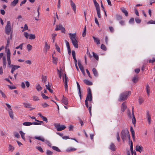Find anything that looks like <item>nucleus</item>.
<instances>
[{
	"label": "nucleus",
	"instance_id": "1",
	"mask_svg": "<svg viewBox=\"0 0 155 155\" xmlns=\"http://www.w3.org/2000/svg\"><path fill=\"white\" fill-rule=\"evenodd\" d=\"M131 94L130 91H126L121 93L120 96L118 101H123L126 100L128 96Z\"/></svg>",
	"mask_w": 155,
	"mask_h": 155
},
{
	"label": "nucleus",
	"instance_id": "2",
	"mask_svg": "<svg viewBox=\"0 0 155 155\" xmlns=\"http://www.w3.org/2000/svg\"><path fill=\"white\" fill-rule=\"evenodd\" d=\"M87 95V96L86 99L85 101V103L86 107H88V101H91L92 99V96L91 94V90L90 87L88 88Z\"/></svg>",
	"mask_w": 155,
	"mask_h": 155
},
{
	"label": "nucleus",
	"instance_id": "3",
	"mask_svg": "<svg viewBox=\"0 0 155 155\" xmlns=\"http://www.w3.org/2000/svg\"><path fill=\"white\" fill-rule=\"evenodd\" d=\"M69 37L74 46L76 48H78V42L76 39V34L69 33Z\"/></svg>",
	"mask_w": 155,
	"mask_h": 155
},
{
	"label": "nucleus",
	"instance_id": "4",
	"mask_svg": "<svg viewBox=\"0 0 155 155\" xmlns=\"http://www.w3.org/2000/svg\"><path fill=\"white\" fill-rule=\"evenodd\" d=\"M121 137L123 141L126 140L127 137L130 139V136L129 134L127 132H126L125 130H123L121 133Z\"/></svg>",
	"mask_w": 155,
	"mask_h": 155
},
{
	"label": "nucleus",
	"instance_id": "5",
	"mask_svg": "<svg viewBox=\"0 0 155 155\" xmlns=\"http://www.w3.org/2000/svg\"><path fill=\"white\" fill-rule=\"evenodd\" d=\"M54 125L57 129V131H60L64 130L66 128V127L64 125H61L60 124L55 123Z\"/></svg>",
	"mask_w": 155,
	"mask_h": 155
},
{
	"label": "nucleus",
	"instance_id": "6",
	"mask_svg": "<svg viewBox=\"0 0 155 155\" xmlns=\"http://www.w3.org/2000/svg\"><path fill=\"white\" fill-rule=\"evenodd\" d=\"M63 80L64 82V84H65L64 86H65V91H68V85L67 82L68 81V77H67V76H66V75L65 74H64V76L63 77Z\"/></svg>",
	"mask_w": 155,
	"mask_h": 155
},
{
	"label": "nucleus",
	"instance_id": "7",
	"mask_svg": "<svg viewBox=\"0 0 155 155\" xmlns=\"http://www.w3.org/2000/svg\"><path fill=\"white\" fill-rule=\"evenodd\" d=\"M8 65L9 66V67L12 68V70H11V72L12 74L14 73V71L15 70L20 68V67L19 66L13 64H11V62L10 63V65H9V64H8Z\"/></svg>",
	"mask_w": 155,
	"mask_h": 155
},
{
	"label": "nucleus",
	"instance_id": "8",
	"mask_svg": "<svg viewBox=\"0 0 155 155\" xmlns=\"http://www.w3.org/2000/svg\"><path fill=\"white\" fill-rule=\"evenodd\" d=\"M32 124L34 125H39L41 124V123H39L36 122H25L23 123V125L25 126H29Z\"/></svg>",
	"mask_w": 155,
	"mask_h": 155
},
{
	"label": "nucleus",
	"instance_id": "9",
	"mask_svg": "<svg viewBox=\"0 0 155 155\" xmlns=\"http://www.w3.org/2000/svg\"><path fill=\"white\" fill-rule=\"evenodd\" d=\"M10 55H11L10 51V49H8L7 50V57L8 64H9V65H10V63L11 62V59H10Z\"/></svg>",
	"mask_w": 155,
	"mask_h": 155
},
{
	"label": "nucleus",
	"instance_id": "10",
	"mask_svg": "<svg viewBox=\"0 0 155 155\" xmlns=\"http://www.w3.org/2000/svg\"><path fill=\"white\" fill-rule=\"evenodd\" d=\"M146 117L147 119L149 124H150L151 120V118L150 115L149 111H147Z\"/></svg>",
	"mask_w": 155,
	"mask_h": 155
},
{
	"label": "nucleus",
	"instance_id": "11",
	"mask_svg": "<svg viewBox=\"0 0 155 155\" xmlns=\"http://www.w3.org/2000/svg\"><path fill=\"white\" fill-rule=\"evenodd\" d=\"M126 102H124L121 105V110L123 112L127 108V106L126 105Z\"/></svg>",
	"mask_w": 155,
	"mask_h": 155
},
{
	"label": "nucleus",
	"instance_id": "12",
	"mask_svg": "<svg viewBox=\"0 0 155 155\" xmlns=\"http://www.w3.org/2000/svg\"><path fill=\"white\" fill-rule=\"evenodd\" d=\"M109 149L112 151H115L116 150V147L113 143H111L110 145Z\"/></svg>",
	"mask_w": 155,
	"mask_h": 155
},
{
	"label": "nucleus",
	"instance_id": "13",
	"mask_svg": "<svg viewBox=\"0 0 155 155\" xmlns=\"http://www.w3.org/2000/svg\"><path fill=\"white\" fill-rule=\"evenodd\" d=\"M62 103L64 104L65 105H67L68 104V99L66 97H64V96L62 100Z\"/></svg>",
	"mask_w": 155,
	"mask_h": 155
},
{
	"label": "nucleus",
	"instance_id": "14",
	"mask_svg": "<svg viewBox=\"0 0 155 155\" xmlns=\"http://www.w3.org/2000/svg\"><path fill=\"white\" fill-rule=\"evenodd\" d=\"M133 108H133V107L132 111V117H133V118H132V122L133 124L134 125L136 124V119H135V117L134 116V113Z\"/></svg>",
	"mask_w": 155,
	"mask_h": 155
},
{
	"label": "nucleus",
	"instance_id": "15",
	"mask_svg": "<svg viewBox=\"0 0 155 155\" xmlns=\"http://www.w3.org/2000/svg\"><path fill=\"white\" fill-rule=\"evenodd\" d=\"M70 1L71 3V7L74 11V12L75 13L76 5L72 1V0H70Z\"/></svg>",
	"mask_w": 155,
	"mask_h": 155
},
{
	"label": "nucleus",
	"instance_id": "16",
	"mask_svg": "<svg viewBox=\"0 0 155 155\" xmlns=\"http://www.w3.org/2000/svg\"><path fill=\"white\" fill-rule=\"evenodd\" d=\"M83 81L87 85H92V82L88 80L84 79Z\"/></svg>",
	"mask_w": 155,
	"mask_h": 155
},
{
	"label": "nucleus",
	"instance_id": "17",
	"mask_svg": "<svg viewBox=\"0 0 155 155\" xmlns=\"http://www.w3.org/2000/svg\"><path fill=\"white\" fill-rule=\"evenodd\" d=\"M130 131L131 133L132 137L133 140H134L135 139V132L134 131L133 127H130Z\"/></svg>",
	"mask_w": 155,
	"mask_h": 155
},
{
	"label": "nucleus",
	"instance_id": "18",
	"mask_svg": "<svg viewBox=\"0 0 155 155\" xmlns=\"http://www.w3.org/2000/svg\"><path fill=\"white\" fill-rule=\"evenodd\" d=\"M50 46L47 43V41H45V50L46 52H47L48 50L50 49Z\"/></svg>",
	"mask_w": 155,
	"mask_h": 155
},
{
	"label": "nucleus",
	"instance_id": "19",
	"mask_svg": "<svg viewBox=\"0 0 155 155\" xmlns=\"http://www.w3.org/2000/svg\"><path fill=\"white\" fill-rule=\"evenodd\" d=\"M36 88L37 90L38 91H40L42 89V87H41L40 84L38 83H37L36 85Z\"/></svg>",
	"mask_w": 155,
	"mask_h": 155
},
{
	"label": "nucleus",
	"instance_id": "20",
	"mask_svg": "<svg viewBox=\"0 0 155 155\" xmlns=\"http://www.w3.org/2000/svg\"><path fill=\"white\" fill-rule=\"evenodd\" d=\"M146 90L147 91V93L148 96H149L150 95V87L149 85L148 84H147L146 85Z\"/></svg>",
	"mask_w": 155,
	"mask_h": 155
},
{
	"label": "nucleus",
	"instance_id": "21",
	"mask_svg": "<svg viewBox=\"0 0 155 155\" xmlns=\"http://www.w3.org/2000/svg\"><path fill=\"white\" fill-rule=\"evenodd\" d=\"M92 37L94 39V41L97 44L99 45L100 44V40L98 38H96L94 36H93Z\"/></svg>",
	"mask_w": 155,
	"mask_h": 155
},
{
	"label": "nucleus",
	"instance_id": "22",
	"mask_svg": "<svg viewBox=\"0 0 155 155\" xmlns=\"http://www.w3.org/2000/svg\"><path fill=\"white\" fill-rule=\"evenodd\" d=\"M5 29H11V23L9 21H7V25L5 27Z\"/></svg>",
	"mask_w": 155,
	"mask_h": 155
},
{
	"label": "nucleus",
	"instance_id": "23",
	"mask_svg": "<svg viewBox=\"0 0 155 155\" xmlns=\"http://www.w3.org/2000/svg\"><path fill=\"white\" fill-rule=\"evenodd\" d=\"M77 85L78 88L79 90L78 94H79V95L81 99V90H80V85L79 83L77 82Z\"/></svg>",
	"mask_w": 155,
	"mask_h": 155
},
{
	"label": "nucleus",
	"instance_id": "24",
	"mask_svg": "<svg viewBox=\"0 0 155 155\" xmlns=\"http://www.w3.org/2000/svg\"><path fill=\"white\" fill-rule=\"evenodd\" d=\"M143 149V147L140 146H137L136 147V150L138 151H139L140 152H141L142 151V150Z\"/></svg>",
	"mask_w": 155,
	"mask_h": 155
},
{
	"label": "nucleus",
	"instance_id": "25",
	"mask_svg": "<svg viewBox=\"0 0 155 155\" xmlns=\"http://www.w3.org/2000/svg\"><path fill=\"white\" fill-rule=\"evenodd\" d=\"M18 0H14L11 2V5L13 6H15L18 2Z\"/></svg>",
	"mask_w": 155,
	"mask_h": 155
},
{
	"label": "nucleus",
	"instance_id": "26",
	"mask_svg": "<svg viewBox=\"0 0 155 155\" xmlns=\"http://www.w3.org/2000/svg\"><path fill=\"white\" fill-rule=\"evenodd\" d=\"M9 114V117L12 119H14V114H13V112L12 110H8Z\"/></svg>",
	"mask_w": 155,
	"mask_h": 155
},
{
	"label": "nucleus",
	"instance_id": "27",
	"mask_svg": "<svg viewBox=\"0 0 155 155\" xmlns=\"http://www.w3.org/2000/svg\"><path fill=\"white\" fill-rule=\"evenodd\" d=\"M121 10L122 12L126 16H128V13L127 11L124 8H121Z\"/></svg>",
	"mask_w": 155,
	"mask_h": 155
},
{
	"label": "nucleus",
	"instance_id": "28",
	"mask_svg": "<svg viewBox=\"0 0 155 155\" xmlns=\"http://www.w3.org/2000/svg\"><path fill=\"white\" fill-rule=\"evenodd\" d=\"M3 67L4 68H6V58L5 57H3Z\"/></svg>",
	"mask_w": 155,
	"mask_h": 155
},
{
	"label": "nucleus",
	"instance_id": "29",
	"mask_svg": "<svg viewBox=\"0 0 155 155\" xmlns=\"http://www.w3.org/2000/svg\"><path fill=\"white\" fill-rule=\"evenodd\" d=\"M35 138L36 139L40 140L42 142H44L45 141V139L43 137H41L40 136L35 137Z\"/></svg>",
	"mask_w": 155,
	"mask_h": 155
},
{
	"label": "nucleus",
	"instance_id": "30",
	"mask_svg": "<svg viewBox=\"0 0 155 155\" xmlns=\"http://www.w3.org/2000/svg\"><path fill=\"white\" fill-rule=\"evenodd\" d=\"M55 29H65V28H64L61 24H60L59 25H57L56 26V27Z\"/></svg>",
	"mask_w": 155,
	"mask_h": 155
},
{
	"label": "nucleus",
	"instance_id": "31",
	"mask_svg": "<svg viewBox=\"0 0 155 155\" xmlns=\"http://www.w3.org/2000/svg\"><path fill=\"white\" fill-rule=\"evenodd\" d=\"M72 55L73 58L74 59V60L75 61V62H77V60L76 59V57H75V51H72Z\"/></svg>",
	"mask_w": 155,
	"mask_h": 155
},
{
	"label": "nucleus",
	"instance_id": "32",
	"mask_svg": "<svg viewBox=\"0 0 155 155\" xmlns=\"http://www.w3.org/2000/svg\"><path fill=\"white\" fill-rule=\"evenodd\" d=\"M92 71L95 76L97 77L98 76L97 72L95 68H93V69Z\"/></svg>",
	"mask_w": 155,
	"mask_h": 155
},
{
	"label": "nucleus",
	"instance_id": "33",
	"mask_svg": "<svg viewBox=\"0 0 155 155\" xmlns=\"http://www.w3.org/2000/svg\"><path fill=\"white\" fill-rule=\"evenodd\" d=\"M76 150V149L74 148H69L67 149L66 151L68 152L74 151Z\"/></svg>",
	"mask_w": 155,
	"mask_h": 155
},
{
	"label": "nucleus",
	"instance_id": "34",
	"mask_svg": "<svg viewBox=\"0 0 155 155\" xmlns=\"http://www.w3.org/2000/svg\"><path fill=\"white\" fill-rule=\"evenodd\" d=\"M23 104L24 107L25 108H30L31 106V104L29 103H24Z\"/></svg>",
	"mask_w": 155,
	"mask_h": 155
},
{
	"label": "nucleus",
	"instance_id": "35",
	"mask_svg": "<svg viewBox=\"0 0 155 155\" xmlns=\"http://www.w3.org/2000/svg\"><path fill=\"white\" fill-rule=\"evenodd\" d=\"M97 14L99 18H101V14L100 12V9H97Z\"/></svg>",
	"mask_w": 155,
	"mask_h": 155
},
{
	"label": "nucleus",
	"instance_id": "36",
	"mask_svg": "<svg viewBox=\"0 0 155 155\" xmlns=\"http://www.w3.org/2000/svg\"><path fill=\"white\" fill-rule=\"evenodd\" d=\"M52 58L53 63L54 64H57V63L58 58H56L54 57L53 56H52Z\"/></svg>",
	"mask_w": 155,
	"mask_h": 155
},
{
	"label": "nucleus",
	"instance_id": "37",
	"mask_svg": "<svg viewBox=\"0 0 155 155\" xmlns=\"http://www.w3.org/2000/svg\"><path fill=\"white\" fill-rule=\"evenodd\" d=\"M15 148L11 145H9L8 150L9 151H12L14 150Z\"/></svg>",
	"mask_w": 155,
	"mask_h": 155
},
{
	"label": "nucleus",
	"instance_id": "38",
	"mask_svg": "<svg viewBox=\"0 0 155 155\" xmlns=\"http://www.w3.org/2000/svg\"><path fill=\"white\" fill-rule=\"evenodd\" d=\"M5 32L7 35H9L11 34V35L12 31V30H5Z\"/></svg>",
	"mask_w": 155,
	"mask_h": 155
},
{
	"label": "nucleus",
	"instance_id": "39",
	"mask_svg": "<svg viewBox=\"0 0 155 155\" xmlns=\"http://www.w3.org/2000/svg\"><path fill=\"white\" fill-rule=\"evenodd\" d=\"M42 81L45 84H46L47 81V78L46 76H42Z\"/></svg>",
	"mask_w": 155,
	"mask_h": 155
},
{
	"label": "nucleus",
	"instance_id": "40",
	"mask_svg": "<svg viewBox=\"0 0 155 155\" xmlns=\"http://www.w3.org/2000/svg\"><path fill=\"white\" fill-rule=\"evenodd\" d=\"M92 54L94 57L95 59L97 60H98L99 57L98 55L94 52H93Z\"/></svg>",
	"mask_w": 155,
	"mask_h": 155
},
{
	"label": "nucleus",
	"instance_id": "41",
	"mask_svg": "<svg viewBox=\"0 0 155 155\" xmlns=\"http://www.w3.org/2000/svg\"><path fill=\"white\" fill-rule=\"evenodd\" d=\"M22 138L25 140V134L22 131H20L19 132Z\"/></svg>",
	"mask_w": 155,
	"mask_h": 155
},
{
	"label": "nucleus",
	"instance_id": "42",
	"mask_svg": "<svg viewBox=\"0 0 155 155\" xmlns=\"http://www.w3.org/2000/svg\"><path fill=\"white\" fill-rule=\"evenodd\" d=\"M94 3L96 7V10L100 9L99 4L97 2H95Z\"/></svg>",
	"mask_w": 155,
	"mask_h": 155
},
{
	"label": "nucleus",
	"instance_id": "43",
	"mask_svg": "<svg viewBox=\"0 0 155 155\" xmlns=\"http://www.w3.org/2000/svg\"><path fill=\"white\" fill-rule=\"evenodd\" d=\"M32 48V46L28 44L27 46V49L28 51H29L31 50Z\"/></svg>",
	"mask_w": 155,
	"mask_h": 155
},
{
	"label": "nucleus",
	"instance_id": "44",
	"mask_svg": "<svg viewBox=\"0 0 155 155\" xmlns=\"http://www.w3.org/2000/svg\"><path fill=\"white\" fill-rule=\"evenodd\" d=\"M33 100L34 101H38L39 100V98L38 97L36 96H34L32 97Z\"/></svg>",
	"mask_w": 155,
	"mask_h": 155
},
{
	"label": "nucleus",
	"instance_id": "45",
	"mask_svg": "<svg viewBox=\"0 0 155 155\" xmlns=\"http://www.w3.org/2000/svg\"><path fill=\"white\" fill-rule=\"evenodd\" d=\"M143 101L144 100L142 97H139V102L140 104H142L143 102Z\"/></svg>",
	"mask_w": 155,
	"mask_h": 155
},
{
	"label": "nucleus",
	"instance_id": "46",
	"mask_svg": "<svg viewBox=\"0 0 155 155\" xmlns=\"http://www.w3.org/2000/svg\"><path fill=\"white\" fill-rule=\"evenodd\" d=\"M35 38V35L30 34L29 35V39H34Z\"/></svg>",
	"mask_w": 155,
	"mask_h": 155
},
{
	"label": "nucleus",
	"instance_id": "47",
	"mask_svg": "<svg viewBox=\"0 0 155 155\" xmlns=\"http://www.w3.org/2000/svg\"><path fill=\"white\" fill-rule=\"evenodd\" d=\"M52 148L53 150L57 151L60 152L61 151L60 149L57 147L53 146Z\"/></svg>",
	"mask_w": 155,
	"mask_h": 155
},
{
	"label": "nucleus",
	"instance_id": "48",
	"mask_svg": "<svg viewBox=\"0 0 155 155\" xmlns=\"http://www.w3.org/2000/svg\"><path fill=\"white\" fill-rule=\"evenodd\" d=\"M41 95L42 98L45 99H48L49 98V97L48 96H46V95L45 94L43 93H41Z\"/></svg>",
	"mask_w": 155,
	"mask_h": 155
},
{
	"label": "nucleus",
	"instance_id": "49",
	"mask_svg": "<svg viewBox=\"0 0 155 155\" xmlns=\"http://www.w3.org/2000/svg\"><path fill=\"white\" fill-rule=\"evenodd\" d=\"M101 48L104 51H106L107 49L106 47L103 44L101 45Z\"/></svg>",
	"mask_w": 155,
	"mask_h": 155
},
{
	"label": "nucleus",
	"instance_id": "50",
	"mask_svg": "<svg viewBox=\"0 0 155 155\" xmlns=\"http://www.w3.org/2000/svg\"><path fill=\"white\" fill-rule=\"evenodd\" d=\"M135 20L137 23H140L141 21V19L137 17L135 18Z\"/></svg>",
	"mask_w": 155,
	"mask_h": 155
},
{
	"label": "nucleus",
	"instance_id": "51",
	"mask_svg": "<svg viewBox=\"0 0 155 155\" xmlns=\"http://www.w3.org/2000/svg\"><path fill=\"white\" fill-rule=\"evenodd\" d=\"M23 45V43H22L21 44L19 45L16 47L15 48L16 49H18V48H20L21 49H22Z\"/></svg>",
	"mask_w": 155,
	"mask_h": 155
},
{
	"label": "nucleus",
	"instance_id": "52",
	"mask_svg": "<svg viewBox=\"0 0 155 155\" xmlns=\"http://www.w3.org/2000/svg\"><path fill=\"white\" fill-rule=\"evenodd\" d=\"M55 47L57 51L59 52H60V48L57 44H55Z\"/></svg>",
	"mask_w": 155,
	"mask_h": 155
},
{
	"label": "nucleus",
	"instance_id": "53",
	"mask_svg": "<svg viewBox=\"0 0 155 155\" xmlns=\"http://www.w3.org/2000/svg\"><path fill=\"white\" fill-rule=\"evenodd\" d=\"M0 93L2 95V96L4 98H5L6 97V96L5 94L1 90H0Z\"/></svg>",
	"mask_w": 155,
	"mask_h": 155
},
{
	"label": "nucleus",
	"instance_id": "54",
	"mask_svg": "<svg viewBox=\"0 0 155 155\" xmlns=\"http://www.w3.org/2000/svg\"><path fill=\"white\" fill-rule=\"evenodd\" d=\"M116 19L118 20H121L122 17L120 15H117L116 16Z\"/></svg>",
	"mask_w": 155,
	"mask_h": 155
},
{
	"label": "nucleus",
	"instance_id": "55",
	"mask_svg": "<svg viewBox=\"0 0 155 155\" xmlns=\"http://www.w3.org/2000/svg\"><path fill=\"white\" fill-rule=\"evenodd\" d=\"M130 150L131 152V153L132 154H133V144L132 142V141H131V144H130Z\"/></svg>",
	"mask_w": 155,
	"mask_h": 155
},
{
	"label": "nucleus",
	"instance_id": "56",
	"mask_svg": "<svg viewBox=\"0 0 155 155\" xmlns=\"http://www.w3.org/2000/svg\"><path fill=\"white\" fill-rule=\"evenodd\" d=\"M53 153L49 150H47L46 151V154L47 155H52Z\"/></svg>",
	"mask_w": 155,
	"mask_h": 155
},
{
	"label": "nucleus",
	"instance_id": "57",
	"mask_svg": "<svg viewBox=\"0 0 155 155\" xmlns=\"http://www.w3.org/2000/svg\"><path fill=\"white\" fill-rule=\"evenodd\" d=\"M119 23L122 26H124L125 25V21L123 20L120 21L119 22Z\"/></svg>",
	"mask_w": 155,
	"mask_h": 155
},
{
	"label": "nucleus",
	"instance_id": "58",
	"mask_svg": "<svg viewBox=\"0 0 155 155\" xmlns=\"http://www.w3.org/2000/svg\"><path fill=\"white\" fill-rule=\"evenodd\" d=\"M117 141L118 142L120 141V137H119V132H117Z\"/></svg>",
	"mask_w": 155,
	"mask_h": 155
},
{
	"label": "nucleus",
	"instance_id": "59",
	"mask_svg": "<svg viewBox=\"0 0 155 155\" xmlns=\"http://www.w3.org/2000/svg\"><path fill=\"white\" fill-rule=\"evenodd\" d=\"M41 105L44 108L47 107L49 106V105L46 103H44L42 104H41Z\"/></svg>",
	"mask_w": 155,
	"mask_h": 155
},
{
	"label": "nucleus",
	"instance_id": "60",
	"mask_svg": "<svg viewBox=\"0 0 155 155\" xmlns=\"http://www.w3.org/2000/svg\"><path fill=\"white\" fill-rule=\"evenodd\" d=\"M154 62H155V58H153L152 60L150 59L149 61V63H153Z\"/></svg>",
	"mask_w": 155,
	"mask_h": 155
},
{
	"label": "nucleus",
	"instance_id": "61",
	"mask_svg": "<svg viewBox=\"0 0 155 155\" xmlns=\"http://www.w3.org/2000/svg\"><path fill=\"white\" fill-rule=\"evenodd\" d=\"M24 35L27 38H28L29 37V34L28 33L26 32H24Z\"/></svg>",
	"mask_w": 155,
	"mask_h": 155
},
{
	"label": "nucleus",
	"instance_id": "62",
	"mask_svg": "<svg viewBox=\"0 0 155 155\" xmlns=\"http://www.w3.org/2000/svg\"><path fill=\"white\" fill-rule=\"evenodd\" d=\"M36 148L41 152H43V151L42 148L41 147H37Z\"/></svg>",
	"mask_w": 155,
	"mask_h": 155
},
{
	"label": "nucleus",
	"instance_id": "63",
	"mask_svg": "<svg viewBox=\"0 0 155 155\" xmlns=\"http://www.w3.org/2000/svg\"><path fill=\"white\" fill-rule=\"evenodd\" d=\"M137 81V77H134L132 79V81L134 83H136Z\"/></svg>",
	"mask_w": 155,
	"mask_h": 155
},
{
	"label": "nucleus",
	"instance_id": "64",
	"mask_svg": "<svg viewBox=\"0 0 155 155\" xmlns=\"http://www.w3.org/2000/svg\"><path fill=\"white\" fill-rule=\"evenodd\" d=\"M21 87L23 89H25V83L24 82H22L21 84Z\"/></svg>",
	"mask_w": 155,
	"mask_h": 155
}]
</instances>
